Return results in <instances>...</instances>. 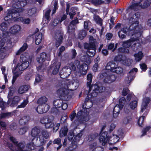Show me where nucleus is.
Instances as JSON below:
<instances>
[{
	"instance_id": "42",
	"label": "nucleus",
	"mask_w": 151,
	"mask_h": 151,
	"mask_svg": "<svg viewBox=\"0 0 151 151\" xmlns=\"http://www.w3.org/2000/svg\"><path fill=\"white\" fill-rule=\"evenodd\" d=\"M28 129V127L27 126L22 127L19 129V133L21 135L23 134L27 131Z\"/></svg>"
},
{
	"instance_id": "40",
	"label": "nucleus",
	"mask_w": 151,
	"mask_h": 151,
	"mask_svg": "<svg viewBox=\"0 0 151 151\" xmlns=\"http://www.w3.org/2000/svg\"><path fill=\"white\" fill-rule=\"evenodd\" d=\"M94 20L97 23L99 24L100 26L102 25V19L98 15H95L93 17Z\"/></svg>"
},
{
	"instance_id": "19",
	"label": "nucleus",
	"mask_w": 151,
	"mask_h": 151,
	"mask_svg": "<svg viewBox=\"0 0 151 151\" xmlns=\"http://www.w3.org/2000/svg\"><path fill=\"white\" fill-rule=\"evenodd\" d=\"M102 76L104 77V81L105 83H110L114 82L116 79V77L114 75H109L107 73H103Z\"/></svg>"
},
{
	"instance_id": "7",
	"label": "nucleus",
	"mask_w": 151,
	"mask_h": 151,
	"mask_svg": "<svg viewBox=\"0 0 151 151\" xmlns=\"http://www.w3.org/2000/svg\"><path fill=\"white\" fill-rule=\"evenodd\" d=\"M29 57L28 54L25 53L22 54L20 57V61L21 63L18 64L13 71L14 74L13 77L12 83L15 81L17 78L22 73V71L27 68L29 65L27 60Z\"/></svg>"
},
{
	"instance_id": "56",
	"label": "nucleus",
	"mask_w": 151,
	"mask_h": 151,
	"mask_svg": "<svg viewBox=\"0 0 151 151\" xmlns=\"http://www.w3.org/2000/svg\"><path fill=\"white\" fill-rule=\"evenodd\" d=\"M114 133L116 134V135H117L118 137H119V136L122 135V132L121 129H119L118 131H115Z\"/></svg>"
},
{
	"instance_id": "25",
	"label": "nucleus",
	"mask_w": 151,
	"mask_h": 151,
	"mask_svg": "<svg viewBox=\"0 0 151 151\" xmlns=\"http://www.w3.org/2000/svg\"><path fill=\"white\" fill-rule=\"evenodd\" d=\"M114 60L116 61L122 62L121 63L122 64L126 65H129L132 62V60L130 59L123 60V59L121 58L119 55L115 57Z\"/></svg>"
},
{
	"instance_id": "9",
	"label": "nucleus",
	"mask_w": 151,
	"mask_h": 151,
	"mask_svg": "<svg viewBox=\"0 0 151 151\" xmlns=\"http://www.w3.org/2000/svg\"><path fill=\"white\" fill-rule=\"evenodd\" d=\"M54 117L52 116H46L42 117L40 119V122L45 124V127L46 128H50L53 127V131L56 132L59 129L60 126V123H53Z\"/></svg>"
},
{
	"instance_id": "22",
	"label": "nucleus",
	"mask_w": 151,
	"mask_h": 151,
	"mask_svg": "<svg viewBox=\"0 0 151 151\" xmlns=\"http://www.w3.org/2000/svg\"><path fill=\"white\" fill-rule=\"evenodd\" d=\"M150 101V99L149 97H145L143 98L141 106V112L143 113L146 109Z\"/></svg>"
},
{
	"instance_id": "32",
	"label": "nucleus",
	"mask_w": 151,
	"mask_h": 151,
	"mask_svg": "<svg viewBox=\"0 0 151 151\" xmlns=\"http://www.w3.org/2000/svg\"><path fill=\"white\" fill-rule=\"evenodd\" d=\"M42 39V34L41 33H37L35 36V43L39 45L41 42Z\"/></svg>"
},
{
	"instance_id": "38",
	"label": "nucleus",
	"mask_w": 151,
	"mask_h": 151,
	"mask_svg": "<svg viewBox=\"0 0 151 151\" xmlns=\"http://www.w3.org/2000/svg\"><path fill=\"white\" fill-rule=\"evenodd\" d=\"M87 1L89 3H91L95 5H98L104 3V1L101 0H87Z\"/></svg>"
},
{
	"instance_id": "48",
	"label": "nucleus",
	"mask_w": 151,
	"mask_h": 151,
	"mask_svg": "<svg viewBox=\"0 0 151 151\" xmlns=\"http://www.w3.org/2000/svg\"><path fill=\"white\" fill-rule=\"evenodd\" d=\"M28 102V101L26 99L24 100L23 102L21 103V105L18 106L19 108H24L26 106Z\"/></svg>"
},
{
	"instance_id": "45",
	"label": "nucleus",
	"mask_w": 151,
	"mask_h": 151,
	"mask_svg": "<svg viewBox=\"0 0 151 151\" xmlns=\"http://www.w3.org/2000/svg\"><path fill=\"white\" fill-rule=\"evenodd\" d=\"M131 117L130 116H126L123 120V122L124 124H127L129 123L131 120Z\"/></svg>"
},
{
	"instance_id": "41",
	"label": "nucleus",
	"mask_w": 151,
	"mask_h": 151,
	"mask_svg": "<svg viewBox=\"0 0 151 151\" xmlns=\"http://www.w3.org/2000/svg\"><path fill=\"white\" fill-rule=\"evenodd\" d=\"M53 143L54 144H57L59 145V147L57 148V150L59 149L62 146L61 139L60 138H57L55 139L54 140Z\"/></svg>"
},
{
	"instance_id": "13",
	"label": "nucleus",
	"mask_w": 151,
	"mask_h": 151,
	"mask_svg": "<svg viewBox=\"0 0 151 151\" xmlns=\"http://www.w3.org/2000/svg\"><path fill=\"white\" fill-rule=\"evenodd\" d=\"M106 69L108 70L116 73L117 74H120L122 73L123 69L120 67L118 66L113 62L108 63L106 66Z\"/></svg>"
},
{
	"instance_id": "24",
	"label": "nucleus",
	"mask_w": 151,
	"mask_h": 151,
	"mask_svg": "<svg viewBox=\"0 0 151 151\" xmlns=\"http://www.w3.org/2000/svg\"><path fill=\"white\" fill-rule=\"evenodd\" d=\"M67 8L66 9V12L67 14L69 15L70 18L72 19L73 17V16L76 14V12L77 11V8L76 7H72L70 10V12L68 13V11L69 9L70 5L68 4H66Z\"/></svg>"
},
{
	"instance_id": "3",
	"label": "nucleus",
	"mask_w": 151,
	"mask_h": 151,
	"mask_svg": "<svg viewBox=\"0 0 151 151\" xmlns=\"http://www.w3.org/2000/svg\"><path fill=\"white\" fill-rule=\"evenodd\" d=\"M79 85L78 80H66L64 83L58 87L57 93L61 99L67 100L70 91L76 89Z\"/></svg>"
},
{
	"instance_id": "53",
	"label": "nucleus",
	"mask_w": 151,
	"mask_h": 151,
	"mask_svg": "<svg viewBox=\"0 0 151 151\" xmlns=\"http://www.w3.org/2000/svg\"><path fill=\"white\" fill-rule=\"evenodd\" d=\"M74 136L73 132L72 131L70 132L68 135V139L69 140H71Z\"/></svg>"
},
{
	"instance_id": "34",
	"label": "nucleus",
	"mask_w": 151,
	"mask_h": 151,
	"mask_svg": "<svg viewBox=\"0 0 151 151\" xmlns=\"http://www.w3.org/2000/svg\"><path fill=\"white\" fill-rule=\"evenodd\" d=\"M29 88V86L27 85L22 86H20L19 88L18 92L20 94H22L27 91Z\"/></svg>"
},
{
	"instance_id": "52",
	"label": "nucleus",
	"mask_w": 151,
	"mask_h": 151,
	"mask_svg": "<svg viewBox=\"0 0 151 151\" xmlns=\"http://www.w3.org/2000/svg\"><path fill=\"white\" fill-rule=\"evenodd\" d=\"M41 79L42 78L41 76L39 75H37L35 78V84H36V83H39L40 81H41Z\"/></svg>"
},
{
	"instance_id": "37",
	"label": "nucleus",
	"mask_w": 151,
	"mask_h": 151,
	"mask_svg": "<svg viewBox=\"0 0 151 151\" xmlns=\"http://www.w3.org/2000/svg\"><path fill=\"white\" fill-rule=\"evenodd\" d=\"M40 130L38 129L37 127H34L33 128L31 132V135L33 137H35L36 136L39 135L40 133Z\"/></svg>"
},
{
	"instance_id": "57",
	"label": "nucleus",
	"mask_w": 151,
	"mask_h": 151,
	"mask_svg": "<svg viewBox=\"0 0 151 151\" xmlns=\"http://www.w3.org/2000/svg\"><path fill=\"white\" fill-rule=\"evenodd\" d=\"M150 128V127H147L142 132V134L141 136H143L146 135V132L149 130Z\"/></svg>"
},
{
	"instance_id": "47",
	"label": "nucleus",
	"mask_w": 151,
	"mask_h": 151,
	"mask_svg": "<svg viewBox=\"0 0 151 151\" xmlns=\"http://www.w3.org/2000/svg\"><path fill=\"white\" fill-rule=\"evenodd\" d=\"M13 93L14 91L12 90L10 91L9 92V93L8 96V104H9L10 101H11V96H12Z\"/></svg>"
},
{
	"instance_id": "5",
	"label": "nucleus",
	"mask_w": 151,
	"mask_h": 151,
	"mask_svg": "<svg viewBox=\"0 0 151 151\" xmlns=\"http://www.w3.org/2000/svg\"><path fill=\"white\" fill-rule=\"evenodd\" d=\"M89 40V43H86L84 45L85 48L88 50L87 52V55L83 56L81 57V58L82 61L86 63L87 64L84 63L82 65H84L86 64L88 66V65L90 64L92 61V60L91 57L93 56L95 54L96 40L94 39L92 36H90Z\"/></svg>"
},
{
	"instance_id": "23",
	"label": "nucleus",
	"mask_w": 151,
	"mask_h": 151,
	"mask_svg": "<svg viewBox=\"0 0 151 151\" xmlns=\"http://www.w3.org/2000/svg\"><path fill=\"white\" fill-rule=\"evenodd\" d=\"M51 10H47L45 13L42 23L44 26H46L50 20V15Z\"/></svg>"
},
{
	"instance_id": "1",
	"label": "nucleus",
	"mask_w": 151,
	"mask_h": 151,
	"mask_svg": "<svg viewBox=\"0 0 151 151\" xmlns=\"http://www.w3.org/2000/svg\"><path fill=\"white\" fill-rule=\"evenodd\" d=\"M87 77V86H89L88 92L89 93H91L88 95V98L85 99V103L82 106V110L79 111L77 114L79 118H80V120L83 122H84V121L86 122L89 119L88 116L89 113L88 111L89 108L92 107V102L90 101H89V99H88L92 97H95L97 96L98 93L103 91L102 88L99 87L97 85H92L91 86H90L91 83L92 78V75L91 74H88Z\"/></svg>"
},
{
	"instance_id": "26",
	"label": "nucleus",
	"mask_w": 151,
	"mask_h": 151,
	"mask_svg": "<svg viewBox=\"0 0 151 151\" xmlns=\"http://www.w3.org/2000/svg\"><path fill=\"white\" fill-rule=\"evenodd\" d=\"M78 23L77 19L72 21L69 26L68 29V32L70 33L73 32L75 30V25Z\"/></svg>"
},
{
	"instance_id": "30",
	"label": "nucleus",
	"mask_w": 151,
	"mask_h": 151,
	"mask_svg": "<svg viewBox=\"0 0 151 151\" xmlns=\"http://www.w3.org/2000/svg\"><path fill=\"white\" fill-rule=\"evenodd\" d=\"M144 56L143 53L141 51H139L134 55L135 60L137 62L140 61Z\"/></svg>"
},
{
	"instance_id": "15",
	"label": "nucleus",
	"mask_w": 151,
	"mask_h": 151,
	"mask_svg": "<svg viewBox=\"0 0 151 151\" xmlns=\"http://www.w3.org/2000/svg\"><path fill=\"white\" fill-rule=\"evenodd\" d=\"M50 55L49 54H47L45 52H42L40 54V55L37 58V62L40 64V65L37 67L38 70L41 68L42 64L46 59L48 60H50Z\"/></svg>"
},
{
	"instance_id": "58",
	"label": "nucleus",
	"mask_w": 151,
	"mask_h": 151,
	"mask_svg": "<svg viewBox=\"0 0 151 151\" xmlns=\"http://www.w3.org/2000/svg\"><path fill=\"white\" fill-rule=\"evenodd\" d=\"M140 68L143 70L145 71L147 69V66L145 63H142L140 64Z\"/></svg>"
},
{
	"instance_id": "28",
	"label": "nucleus",
	"mask_w": 151,
	"mask_h": 151,
	"mask_svg": "<svg viewBox=\"0 0 151 151\" xmlns=\"http://www.w3.org/2000/svg\"><path fill=\"white\" fill-rule=\"evenodd\" d=\"M90 148L92 149V151H103L104 148L101 147H98L96 142L90 145Z\"/></svg>"
},
{
	"instance_id": "43",
	"label": "nucleus",
	"mask_w": 151,
	"mask_h": 151,
	"mask_svg": "<svg viewBox=\"0 0 151 151\" xmlns=\"http://www.w3.org/2000/svg\"><path fill=\"white\" fill-rule=\"evenodd\" d=\"M82 133L81 132L80 133H78L74 138L73 141L72 142V143L73 144L75 142H77V141H78L81 137L82 135Z\"/></svg>"
},
{
	"instance_id": "50",
	"label": "nucleus",
	"mask_w": 151,
	"mask_h": 151,
	"mask_svg": "<svg viewBox=\"0 0 151 151\" xmlns=\"http://www.w3.org/2000/svg\"><path fill=\"white\" fill-rule=\"evenodd\" d=\"M144 116H141L139 118L138 121V124L139 126H141L142 125L144 121Z\"/></svg>"
},
{
	"instance_id": "64",
	"label": "nucleus",
	"mask_w": 151,
	"mask_h": 151,
	"mask_svg": "<svg viewBox=\"0 0 151 151\" xmlns=\"http://www.w3.org/2000/svg\"><path fill=\"white\" fill-rule=\"evenodd\" d=\"M72 58H73L76 56L77 53L76 50L73 49L72 50Z\"/></svg>"
},
{
	"instance_id": "10",
	"label": "nucleus",
	"mask_w": 151,
	"mask_h": 151,
	"mask_svg": "<svg viewBox=\"0 0 151 151\" xmlns=\"http://www.w3.org/2000/svg\"><path fill=\"white\" fill-rule=\"evenodd\" d=\"M14 11L12 9L7 10V15L5 17V22H2L0 25V29L2 31H6L9 26V23L11 22V20H14V19L17 17V16L15 15H19L17 13H12Z\"/></svg>"
},
{
	"instance_id": "20",
	"label": "nucleus",
	"mask_w": 151,
	"mask_h": 151,
	"mask_svg": "<svg viewBox=\"0 0 151 151\" xmlns=\"http://www.w3.org/2000/svg\"><path fill=\"white\" fill-rule=\"evenodd\" d=\"M21 27L19 25H15L10 29L9 32L12 35H16L19 34L21 30Z\"/></svg>"
},
{
	"instance_id": "27",
	"label": "nucleus",
	"mask_w": 151,
	"mask_h": 151,
	"mask_svg": "<svg viewBox=\"0 0 151 151\" xmlns=\"http://www.w3.org/2000/svg\"><path fill=\"white\" fill-rule=\"evenodd\" d=\"M23 11V14L26 16H31L35 13L36 9L35 8H33Z\"/></svg>"
},
{
	"instance_id": "2",
	"label": "nucleus",
	"mask_w": 151,
	"mask_h": 151,
	"mask_svg": "<svg viewBox=\"0 0 151 151\" xmlns=\"http://www.w3.org/2000/svg\"><path fill=\"white\" fill-rule=\"evenodd\" d=\"M69 66L67 65L63 68L60 71V76L62 78H64L68 76L71 73V67L73 70H76L75 73L77 77L80 76L82 75H85L88 69L87 65H80V62L78 60H76L74 64L73 63H70Z\"/></svg>"
},
{
	"instance_id": "4",
	"label": "nucleus",
	"mask_w": 151,
	"mask_h": 151,
	"mask_svg": "<svg viewBox=\"0 0 151 151\" xmlns=\"http://www.w3.org/2000/svg\"><path fill=\"white\" fill-rule=\"evenodd\" d=\"M128 21L130 25L129 28L124 27L121 31H119L118 32L119 37L122 39L125 37L124 35L121 34V31L124 33H127L129 35H134L136 37L141 36L142 27L141 25H138L139 22L137 21H135V19L132 17L129 19Z\"/></svg>"
},
{
	"instance_id": "55",
	"label": "nucleus",
	"mask_w": 151,
	"mask_h": 151,
	"mask_svg": "<svg viewBox=\"0 0 151 151\" xmlns=\"http://www.w3.org/2000/svg\"><path fill=\"white\" fill-rule=\"evenodd\" d=\"M128 91L129 90L128 88H124L122 91V95L124 96L126 95L127 93H128Z\"/></svg>"
},
{
	"instance_id": "51",
	"label": "nucleus",
	"mask_w": 151,
	"mask_h": 151,
	"mask_svg": "<svg viewBox=\"0 0 151 151\" xmlns=\"http://www.w3.org/2000/svg\"><path fill=\"white\" fill-rule=\"evenodd\" d=\"M58 2L56 1H55V3L54 4V7L53 8L52 12V14H55L56 12L57 9L58 8Z\"/></svg>"
},
{
	"instance_id": "18",
	"label": "nucleus",
	"mask_w": 151,
	"mask_h": 151,
	"mask_svg": "<svg viewBox=\"0 0 151 151\" xmlns=\"http://www.w3.org/2000/svg\"><path fill=\"white\" fill-rule=\"evenodd\" d=\"M150 4L151 1L150 0L147 1L144 3L143 6L140 5L139 3H136L132 4L129 7V8L134 10H137V9L140 7L143 8H146L149 6H150Z\"/></svg>"
},
{
	"instance_id": "12",
	"label": "nucleus",
	"mask_w": 151,
	"mask_h": 151,
	"mask_svg": "<svg viewBox=\"0 0 151 151\" xmlns=\"http://www.w3.org/2000/svg\"><path fill=\"white\" fill-rule=\"evenodd\" d=\"M137 38L133 40L132 39H130L127 41H125L123 42L122 46L123 47H120L118 49V51L119 53H127L129 52V50L128 49L131 46L132 43L134 41H135L138 39L137 38L139 37H137Z\"/></svg>"
},
{
	"instance_id": "16",
	"label": "nucleus",
	"mask_w": 151,
	"mask_h": 151,
	"mask_svg": "<svg viewBox=\"0 0 151 151\" xmlns=\"http://www.w3.org/2000/svg\"><path fill=\"white\" fill-rule=\"evenodd\" d=\"M49 136V134L47 132L46 130H43L37 136V140H39L40 142V145H43L46 142L45 139L48 138Z\"/></svg>"
},
{
	"instance_id": "44",
	"label": "nucleus",
	"mask_w": 151,
	"mask_h": 151,
	"mask_svg": "<svg viewBox=\"0 0 151 151\" xmlns=\"http://www.w3.org/2000/svg\"><path fill=\"white\" fill-rule=\"evenodd\" d=\"M86 35V32L84 30L81 31L79 34L78 38L81 40H82Z\"/></svg>"
},
{
	"instance_id": "14",
	"label": "nucleus",
	"mask_w": 151,
	"mask_h": 151,
	"mask_svg": "<svg viewBox=\"0 0 151 151\" xmlns=\"http://www.w3.org/2000/svg\"><path fill=\"white\" fill-rule=\"evenodd\" d=\"M119 104L116 105L114 107L113 112V116L116 117L119 114V111L122 109L125 104V100L124 97L120 98L119 100Z\"/></svg>"
},
{
	"instance_id": "61",
	"label": "nucleus",
	"mask_w": 151,
	"mask_h": 151,
	"mask_svg": "<svg viewBox=\"0 0 151 151\" xmlns=\"http://www.w3.org/2000/svg\"><path fill=\"white\" fill-rule=\"evenodd\" d=\"M106 36L108 40H110L112 38V35L111 33H108L106 34Z\"/></svg>"
},
{
	"instance_id": "60",
	"label": "nucleus",
	"mask_w": 151,
	"mask_h": 151,
	"mask_svg": "<svg viewBox=\"0 0 151 151\" xmlns=\"http://www.w3.org/2000/svg\"><path fill=\"white\" fill-rule=\"evenodd\" d=\"M98 134L96 135L93 134L90 135L88 138V139L89 141H92V140H93L94 139L96 138V137L98 136Z\"/></svg>"
},
{
	"instance_id": "33",
	"label": "nucleus",
	"mask_w": 151,
	"mask_h": 151,
	"mask_svg": "<svg viewBox=\"0 0 151 151\" xmlns=\"http://www.w3.org/2000/svg\"><path fill=\"white\" fill-rule=\"evenodd\" d=\"M68 131V129L65 126L62 128L59 132V137H62L63 136H66Z\"/></svg>"
},
{
	"instance_id": "31",
	"label": "nucleus",
	"mask_w": 151,
	"mask_h": 151,
	"mask_svg": "<svg viewBox=\"0 0 151 151\" xmlns=\"http://www.w3.org/2000/svg\"><path fill=\"white\" fill-rule=\"evenodd\" d=\"M20 100V98L18 96H15L13 100H12V99L11 101H10L9 104L11 106H14L15 105L19 102Z\"/></svg>"
},
{
	"instance_id": "35",
	"label": "nucleus",
	"mask_w": 151,
	"mask_h": 151,
	"mask_svg": "<svg viewBox=\"0 0 151 151\" xmlns=\"http://www.w3.org/2000/svg\"><path fill=\"white\" fill-rule=\"evenodd\" d=\"M63 103V101L62 100L56 99L53 102V105L56 108H60L61 107Z\"/></svg>"
},
{
	"instance_id": "17",
	"label": "nucleus",
	"mask_w": 151,
	"mask_h": 151,
	"mask_svg": "<svg viewBox=\"0 0 151 151\" xmlns=\"http://www.w3.org/2000/svg\"><path fill=\"white\" fill-rule=\"evenodd\" d=\"M137 71V68H134L129 72L127 77L125 78V81L126 83L129 84L133 80L135 73Z\"/></svg>"
},
{
	"instance_id": "39",
	"label": "nucleus",
	"mask_w": 151,
	"mask_h": 151,
	"mask_svg": "<svg viewBox=\"0 0 151 151\" xmlns=\"http://www.w3.org/2000/svg\"><path fill=\"white\" fill-rule=\"evenodd\" d=\"M137 105V101L136 100H133L131 101L129 104V106L131 109H134L136 108Z\"/></svg>"
},
{
	"instance_id": "29",
	"label": "nucleus",
	"mask_w": 151,
	"mask_h": 151,
	"mask_svg": "<svg viewBox=\"0 0 151 151\" xmlns=\"http://www.w3.org/2000/svg\"><path fill=\"white\" fill-rule=\"evenodd\" d=\"M61 65L60 62H57L55 63L54 62L53 66L55 67V68L53 70L52 73L54 74H56L58 72L59 68Z\"/></svg>"
},
{
	"instance_id": "54",
	"label": "nucleus",
	"mask_w": 151,
	"mask_h": 151,
	"mask_svg": "<svg viewBox=\"0 0 151 151\" xmlns=\"http://www.w3.org/2000/svg\"><path fill=\"white\" fill-rule=\"evenodd\" d=\"M28 147L31 150H34L35 148V146L32 143H31L27 145Z\"/></svg>"
},
{
	"instance_id": "11",
	"label": "nucleus",
	"mask_w": 151,
	"mask_h": 151,
	"mask_svg": "<svg viewBox=\"0 0 151 151\" xmlns=\"http://www.w3.org/2000/svg\"><path fill=\"white\" fill-rule=\"evenodd\" d=\"M47 99L45 96L40 98L37 101L39 104L36 109V111L39 114L46 112L49 109V106L47 103Z\"/></svg>"
},
{
	"instance_id": "21",
	"label": "nucleus",
	"mask_w": 151,
	"mask_h": 151,
	"mask_svg": "<svg viewBox=\"0 0 151 151\" xmlns=\"http://www.w3.org/2000/svg\"><path fill=\"white\" fill-rule=\"evenodd\" d=\"M2 34L0 32V54L4 53L6 51L7 47L4 46L6 38L2 37Z\"/></svg>"
},
{
	"instance_id": "8",
	"label": "nucleus",
	"mask_w": 151,
	"mask_h": 151,
	"mask_svg": "<svg viewBox=\"0 0 151 151\" xmlns=\"http://www.w3.org/2000/svg\"><path fill=\"white\" fill-rule=\"evenodd\" d=\"M99 140L100 143L103 146L106 145L107 144L110 145L115 144L119 139V137L116 134H113L112 135H107L106 132H101Z\"/></svg>"
},
{
	"instance_id": "49",
	"label": "nucleus",
	"mask_w": 151,
	"mask_h": 151,
	"mask_svg": "<svg viewBox=\"0 0 151 151\" xmlns=\"http://www.w3.org/2000/svg\"><path fill=\"white\" fill-rule=\"evenodd\" d=\"M28 121V119L26 117H24L19 121V123L21 124H26Z\"/></svg>"
},
{
	"instance_id": "59",
	"label": "nucleus",
	"mask_w": 151,
	"mask_h": 151,
	"mask_svg": "<svg viewBox=\"0 0 151 151\" xmlns=\"http://www.w3.org/2000/svg\"><path fill=\"white\" fill-rule=\"evenodd\" d=\"M67 119V116L66 115H63L61 118L60 120L62 122H65Z\"/></svg>"
},
{
	"instance_id": "63",
	"label": "nucleus",
	"mask_w": 151,
	"mask_h": 151,
	"mask_svg": "<svg viewBox=\"0 0 151 151\" xmlns=\"http://www.w3.org/2000/svg\"><path fill=\"white\" fill-rule=\"evenodd\" d=\"M98 65L97 63H96L94 65L93 68V71L94 72H96L98 70Z\"/></svg>"
},
{
	"instance_id": "46",
	"label": "nucleus",
	"mask_w": 151,
	"mask_h": 151,
	"mask_svg": "<svg viewBox=\"0 0 151 151\" xmlns=\"http://www.w3.org/2000/svg\"><path fill=\"white\" fill-rule=\"evenodd\" d=\"M63 39V37L61 34L59 35V38L58 40H57L56 42L55 45L57 47H58L60 45L62 42Z\"/></svg>"
},
{
	"instance_id": "62",
	"label": "nucleus",
	"mask_w": 151,
	"mask_h": 151,
	"mask_svg": "<svg viewBox=\"0 0 151 151\" xmlns=\"http://www.w3.org/2000/svg\"><path fill=\"white\" fill-rule=\"evenodd\" d=\"M10 129L11 130H14L17 128V126L15 124H12L10 127Z\"/></svg>"
},
{
	"instance_id": "6",
	"label": "nucleus",
	"mask_w": 151,
	"mask_h": 151,
	"mask_svg": "<svg viewBox=\"0 0 151 151\" xmlns=\"http://www.w3.org/2000/svg\"><path fill=\"white\" fill-rule=\"evenodd\" d=\"M14 11L12 13H17V17L14 19V21H20L24 24H28L30 23V20L29 18H24L22 17H18L20 16L19 13L23 12V9L22 8L24 6L27 4L26 0H13L12 2Z\"/></svg>"
},
{
	"instance_id": "36",
	"label": "nucleus",
	"mask_w": 151,
	"mask_h": 151,
	"mask_svg": "<svg viewBox=\"0 0 151 151\" xmlns=\"http://www.w3.org/2000/svg\"><path fill=\"white\" fill-rule=\"evenodd\" d=\"M27 44L26 43H24L20 49L17 52L16 55H18L21 54L27 49Z\"/></svg>"
}]
</instances>
